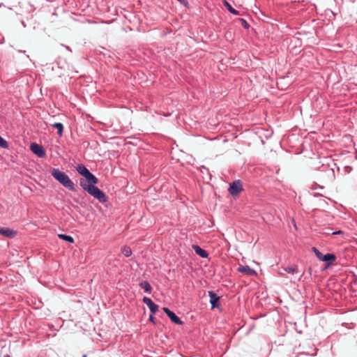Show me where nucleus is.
I'll use <instances>...</instances> for the list:
<instances>
[{"mask_svg": "<svg viewBox=\"0 0 357 357\" xmlns=\"http://www.w3.org/2000/svg\"><path fill=\"white\" fill-rule=\"evenodd\" d=\"M79 184L84 190L98 199L100 203L103 204L107 201L105 194L96 185H89L84 178L80 179Z\"/></svg>", "mask_w": 357, "mask_h": 357, "instance_id": "f257e3e1", "label": "nucleus"}, {"mask_svg": "<svg viewBox=\"0 0 357 357\" xmlns=\"http://www.w3.org/2000/svg\"><path fill=\"white\" fill-rule=\"evenodd\" d=\"M51 173L52 176L68 190L70 191L76 190L75 183L65 172L54 168Z\"/></svg>", "mask_w": 357, "mask_h": 357, "instance_id": "f03ea898", "label": "nucleus"}, {"mask_svg": "<svg viewBox=\"0 0 357 357\" xmlns=\"http://www.w3.org/2000/svg\"><path fill=\"white\" fill-rule=\"evenodd\" d=\"M243 190L242 182L240 180H236L230 183L228 191L231 195L236 196Z\"/></svg>", "mask_w": 357, "mask_h": 357, "instance_id": "7ed1b4c3", "label": "nucleus"}, {"mask_svg": "<svg viewBox=\"0 0 357 357\" xmlns=\"http://www.w3.org/2000/svg\"><path fill=\"white\" fill-rule=\"evenodd\" d=\"M31 151L39 158H44L46 155L45 149L42 145L37 143H32L30 146Z\"/></svg>", "mask_w": 357, "mask_h": 357, "instance_id": "20e7f679", "label": "nucleus"}, {"mask_svg": "<svg viewBox=\"0 0 357 357\" xmlns=\"http://www.w3.org/2000/svg\"><path fill=\"white\" fill-rule=\"evenodd\" d=\"M163 310L173 323L178 325L183 324V321L174 312H172L167 307H164Z\"/></svg>", "mask_w": 357, "mask_h": 357, "instance_id": "39448f33", "label": "nucleus"}, {"mask_svg": "<svg viewBox=\"0 0 357 357\" xmlns=\"http://www.w3.org/2000/svg\"><path fill=\"white\" fill-rule=\"evenodd\" d=\"M0 234L6 238H13L16 236L17 231L8 227H0Z\"/></svg>", "mask_w": 357, "mask_h": 357, "instance_id": "423d86ee", "label": "nucleus"}, {"mask_svg": "<svg viewBox=\"0 0 357 357\" xmlns=\"http://www.w3.org/2000/svg\"><path fill=\"white\" fill-rule=\"evenodd\" d=\"M142 301L149 307L152 314H155L158 311V305L155 304L150 298L145 296Z\"/></svg>", "mask_w": 357, "mask_h": 357, "instance_id": "0eeeda50", "label": "nucleus"}, {"mask_svg": "<svg viewBox=\"0 0 357 357\" xmlns=\"http://www.w3.org/2000/svg\"><path fill=\"white\" fill-rule=\"evenodd\" d=\"M238 271L244 273L249 276H253L257 275L255 270L251 268L249 266H240L238 268Z\"/></svg>", "mask_w": 357, "mask_h": 357, "instance_id": "6e6552de", "label": "nucleus"}, {"mask_svg": "<svg viewBox=\"0 0 357 357\" xmlns=\"http://www.w3.org/2000/svg\"><path fill=\"white\" fill-rule=\"evenodd\" d=\"M208 296L210 297V303L211 305V308L214 309L215 307H218V303L219 301L220 297L212 291H208Z\"/></svg>", "mask_w": 357, "mask_h": 357, "instance_id": "1a4fd4ad", "label": "nucleus"}, {"mask_svg": "<svg viewBox=\"0 0 357 357\" xmlns=\"http://www.w3.org/2000/svg\"><path fill=\"white\" fill-rule=\"evenodd\" d=\"M192 248L195 250V253L199 255L202 258H207L208 256V253L206 250L202 249L198 245H193Z\"/></svg>", "mask_w": 357, "mask_h": 357, "instance_id": "9d476101", "label": "nucleus"}, {"mask_svg": "<svg viewBox=\"0 0 357 357\" xmlns=\"http://www.w3.org/2000/svg\"><path fill=\"white\" fill-rule=\"evenodd\" d=\"M335 259L336 256L334 254L327 253L326 255H323L321 261L326 262L327 265L330 266Z\"/></svg>", "mask_w": 357, "mask_h": 357, "instance_id": "9b49d317", "label": "nucleus"}, {"mask_svg": "<svg viewBox=\"0 0 357 357\" xmlns=\"http://www.w3.org/2000/svg\"><path fill=\"white\" fill-rule=\"evenodd\" d=\"M84 180L86 181V183L89 185H95L96 184H97L98 183V178L96 176H94L91 172L85 177Z\"/></svg>", "mask_w": 357, "mask_h": 357, "instance_id": "f8f14e48", "label": "nucleus"}, {"mask_svg": "<svg viewBox=\"0 0 357 357\" xmlns=\"http://www.w3.org/2000/svg\"><path fill=\"white\" fill-rule=\"evenodd\" d=\"M77 172L84 178L88 175L90 171L82 164L78 165L76 167Z\"/></svg>", "mask_w": 357, "mask_h": 357, "instance_id": "ddd939ff", "label": "nucleus"}, {"mask_svg": "<svg viewBox=\"0 0 357 357\" xmlns=\"http://www.w3.org/2000/svg\"><path fill=\"white\" fill-rule=\"evenodd\" d=\"M139 286L144 290L145 292L150 294L152 291V287L148 281H142L139 284Z\"/></svg>", "mask_w": 357, "mask_h": 357, "instance_id": "4468645a", "label": "nucleus"}, {"mask_svg": "<svg viewBox=\"0 0 357 357\" xmlns=\"http://www.w3.org/2000/svg\"><path fill=\"white\" fill-rule=\"evenodd\" d=\"M223 5L227 8V9L232 14L235 15H239V12L234 9L231 6V4L227 1L226 0H223Z\"/></svg>", "mask_w": 357, "mask_h": 357, "instance_id": "2eb2a0df", "label": "nucleus"}, {"mask_svg": "<svg viewBox=\"0 0 357 357\" xmlns=\"http://www.w3.org/2000/svg\"><path fill=\"white\" fill-rule=\"evenodd\" d=\"M121 251L126 257L131 256L132 253L131 248L127 245L123 246Z\"/></svg>", "mask_w": 357, "mask_h": 357, "instance_id": "dca6fc26", "label": "nucleus"}, {"mask_svg": "<svg viewBox=\"0 0 357 357\" xmlns=\"http://www.w3.org/2000/svg\"><path fill=\"white\" fill-rule=\"evenodd\" d=\"M58 237L60 239L66 241H67V242H68L70 243H74V238L71 236L60 234H58Z\"/></svg>", "mask_w": 357, "mask_h": 357, "instance_id": "f3484780", "label": "nucleus"}, {"mask_svg": "<svg viewBox=\"0 0 357 357\" xmlns=\"http://www.w3.org/2000/svg\"><path fill=\"white\" fill-rule=\"evenodd\" d=\"M52 127L57 130V133L59 136H61L63 131V126L61 123H55L52 125Z\"/></svg>", "mask_w": 357, "mask_h": 357, "instance_id": "a211bd4d", "label": "nucleus"}, {"mask_svg": "<svg viewBox=\"0 0 357 357\" xmlns=\"http://www.w3.org/2000/svg\"><path fill=\"white\" fill-rule=\"evenodd\" d=\"M9 146L8 142L0 136V147L8 149Z\"/></svg>", "mask_w": 357, "mask_h": 357, "instance_id": "6ab92c4d", "label": "nucleus"}, {"mask_svg": "<svg viewBox=\"0 0 357 357\" xmlns=\"http://www.w3.org/2000/svg\"><path fill=\"white\" fill-rule=\"evenodd\" d=\"M312 251L314 253L316 257L321 260L323 254L315 247L312 248Z\"/></svg>", "mask_w": 357, "mask_h": 357, "instance_id": "aec40b11", "label": "nucleus"}, {"mask_svg": "<svg viewBox=\"0 0 357 357\" xmlns=\"http://www.w3.org/2000/svg\"><path fill=\"white\" fill-rule=\"evenodd\" d=\"M284 270L291 274H294L296 273L297 269L295 266H287L284 268Z\"/></svg>", "mask_w": 357, "mask_h": 357, "instance_id": "412c9836", "label": "nucleus"}, {"mask_svg": "<svg viewBox=\"0 0 357 357\" xmlns=\"http://www.w3.org/2000/svg\"><path fill=\"white\" fill-rule=\"evenodd\" d=\"M323 171L327 172L328 174L334 175V171L333 169L327 166H323Z\"/></svg>", "mask_w": 357, "mask_h": 357, "instance_id": "4be33fe9", "label": "nucleus"}, {"mask_svg": "<svg viewBox=\"0 0 357 357\" xmlns=\"http://www.w3.org/2000/svg\"><path fill=\"white\" fill-rule=\"evenodd\" d=\"M240 20L241 22V24L243 28L248 29L250 27L249 24L248 23V22L245 20L241 18V19H240Z\"/></svg>", "mask_w": 357, "mask_h": 357, "instance_id": "5701e85b", "label": "nucleus"}, {"mask_svg": "<svg viewBox=\"0 0 357 357\" xmlns=\"http://www.w3.org/2000/svg\"><path fill=\"white\" fill-rule=\"evenodd\" d=\"M177 1L185 6H187L188 5V0H177Z\"/></svg>", "mask_w": 357, "mask_h": 357, "instance_id": "b1692460", "label": "nucleus"}, {"mask_svg": "<svg viewBox=\"0 0 357 357\" xmlns=\"http://www.w3.org/2000/svg\"><path fill=\"white\" fill-rule=\"evenodd\" d=\"M344 234V232L341 230H338V231H333L331 233L332 235H337V234Z\"/></svg>", "mask_w": 357, "mask_h": 357, "instance_id": "393cba45", "label": "nucleus"}, {"mask_svg": "<svg viewBox=\"0 0 357 357\" xmlns=\"http://www.w3.org/2000/svg\"><path fill=\"white\" fill-rule=\"evenodd\" d=\"M153 314H152V313H151V314L149 316V321H151V322H153V324H155V321H154V320H155V318H154V317H153Z\"/></svg>", "mask_w": 357, "mask_h": 357, "instance_id": "a878e982", "label": "nucleus"}, {"mask_svg": "<svg viewBox=\"0 0 357 357\" xmlns=\"http://www.w3.org/2000/svg\"><path fill=\"white\" fill-rule=\"evenodd\" d=\"M324 234H330V232H328V231H326V232H324Z\"/></svg>", "mask_w": 357, "mask_h": 357, "instance_id": "bb28decb", "label": "nucleus"}, {"mask_svg": "<svg viewBox=\"0 0 357 357\" xmlns=\"http://www.w3.org/2000/svg\"><path fill=\"white\" fill-rule=\"evenodd\" d=\"M324 234H330V232H328V231H326V232H324Z\"/></svg>", "mask_w": 357, "mask_h": 357, "instance_id": "cd10ccee", "label": "nucleus"}, {"mask_svg": "<svg viewBox=\"0 0 357 357\" xmlns=\"http://www.w3.org/2000/svg\"><path fill=\"white\" fill-rule=\"evenodd\" d=\"M82 357H87L86 354H84Z\"/></svg>", "mask_w": 357, "mask_h": 357, "instance_id": "c85d7f7f", "label": "nucleus"}, {"mask_svg": "<svg viewBox=\"0 0 357 357\" xmlns=\"http://www.w3.org/2000/svg\"><path fill=\"white\" fill-rule=\"evenodd\" d=\"M4 357H10L8 355H6L4 356Z\"/></svg>", "mask_w": 357, "mask_h": 357, "instance_id": "c756f323", "label": "nucleus"}]
</instances>
